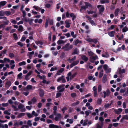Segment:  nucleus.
Returning a JSON list of instances; mask_svg holds the SVG:
<instances>
[{"label":"nucleus","instance_id":"f257e3e1","mask_svg":"<svg viewBox=\"0 0 128 128\" xmlns=\"http://www.w3.org/2000/svg\"><path fill=\"white\" fill-rule=\"evenodd\" d=\"M65 86V84H62L60 85L57 87V89L58 90H59L60 92H63L65 90V88L64 87Z\"/></svg>","mask_w":128,"mask_h":128},{"label":"nucleus","instance_id":"f03ea898","mask_svg":"<svg viewBox=\"0 0 128 128\" xmlns=\"http://www.w3.org/2000/svg\"><path fill=\"white\" fill-rule=\"evenodd\" d=\"M12 84L11 82L10 81H8L6 82L5 83V86L8 89L10 86Z\"/></svg>","mask_w":128,"mask_h":128},{"label":"nucleus","instance_id":"7ed1b4c3","mask_svg":"<svg viewBox=\"0 0 128 128\" xmlns=\"http://www.w3.org/2000/svg\"><path fill=\"white\" fill-rule=\"evenodd\" d=\"M125 119L128 120V114L123 115L122 117L120 120V122H122Z\"/></svg>","mask_w":128,"mask_h":128},{"label":"nucleus","instance_id":"20e7f679","mask_svg":"<svg viewBox=\"0 0 128 128\" xmlns=\"http://www.w3.org/2000/svg\"><path fill=\"white\" fill-rule=\"evenodd\" d=\"M71 20H66L65 22V23L66 24V25L65 27L67 28H69L70 26V23Z\"/></svg>","mask_w":128,"mask_h":128},{"label":"nucleus","instance_id":"39448f33","mask_svg":"<svg viewBox=\"0 0 128 128\" xmlns=\"http://www.w3.org/2000/svg\"><path fill=\"white\" fill-rule=\"evenodd\" d=\"M118 110L115 109L114 111L115 114H119L122 112V110L121 108H118Z\"/></svg>","mask_w":128,"mask_h":128},{"label":"nucleus","instance_id":"423d86ee","mask_svg":"<svg viewBox=\"0 0 128 128\" xmlns=\"http://www.w3.org/2000/svg\"><path fill=\"white\" fill-rule=\"evenodd\" d=\"M44 94V90L42 89L40 90L39 92V95L41 98L43 97Z\"/></svg>","mask_w":128,"mask_h":128},{"label":"nucleus","instance_id":"0eeeda50","mask_svg":"<svg viewBox=\"0 0 128 128\" xmlns=\"http://www.w3.org/2000/svg\"><path fill=\"white\" fill-rule=\"evenodd\" d=\"M81 58L82 59L84 60L85 62H86L88 60V58L84 55H82Z\"/></svg>","mask_w":128,"mask_h":128},{"label":"nucleus","instance_id":"6e6552de","mask_svg":"<svg viewBox=\"0 0 128 128\" xmlns=\"http://www.w3.org/2000/svg\"><path fill=\"white\" fill-rule=\"evenodd\" d=\"M70 16L72 18V21L74 20L76 18V16H75L74 14L73 13H71L70 14Z\"/></svg>","mask_w":128,"mask_h":128},{"label":"nucleus","instance_id":"1a4fd4ad","mask_svg":"<svg viewBox=\"0 0 128 128\" xmlns=\"http://www.w3.org/2000/svg\"><path fill=\"white\" fill-rule=\"evenodd\" d=\"M79 53V50L77 48H76L74 50V52L72 53V54H77Z\"/></svg>","mask_w":128,"mask_h":128},{"label":"nucleus","instance_id":"9d476101","mask_svg":"<svg viewBox=\"0 0 128 128\" xmlns=\"http://www.w3.org/2000/svg\"><path fill=\"white\" fill-rule=\"evenodd\" d=\"M81 41L79 40L78 39H77L75 41L73 42L75 46H76L78 44H81Z\"/></svg>","mask_w":128,"mask_h":128},{"label":"nucleus","instance_id":"9b49d317","mask_svg":"<svg viewBox=\"0 0 128 128\" xmlns=\"http://www.w3.org/2000/svg\"><path fill=\"white\" fill-rule=\"evenodd\" d=\"M115 33V32L114 31H112L110 32H108V34L110 36L112 37H113Z\"/></svg>","mask_w":128,"mask_h":128},{"label":"nucleus","instance_id":"f8f14e48","mask_svg":"<svg viewBox=\"0 0 128 128\" xmlns=\"http://www.w3.org/2000/svg\"><path fill=\"white\" fill-rule=\"evenodd\" d=\"M125 70L124 69H122L121 68H120L118 71V72L119 74H120L121 73L123 74L125 73Z\"/></svg>","mask_w":128,"mask_h":128},{"label":"nucleus","instance_id":"ddd939ff","mask_svg":"<svg viewBox=\"0 0 128 128\" xmlns=\"http://www.w3.org/2000/svg\"><path fill=\"white\" fill-rule=\"evenodd\" d=\"M57 116L55 117L54 118V120L56 121H58L59 118L61 117V114H58Z\"/></svg>","mask_w":128,"mask_h":128},{"label":"nucleus","instance_id":"4468645a","mask_svg":"<svg viewBox=\"0 0 128 128\" xmlns=\"http://www.w3.org/2000/svg\"><path fill=\"white\" fill-rule=\"evenodd\" d=\"M120 10L119 8H116L114 12V14L116 16H117L118 15V13Z\"/></svg>","mask_w":128,"mask_h":128},{"label":"nucleus","instance_id":"2eb2a0df","mask_svg":"<svg viewBox=\"0 0 128 128\" xmlns=\"http://www.w3.org/2000/svg\"><path fill=\"white\" fill-rule=\"evenodd\" d=\"M36 44H40L41 45H43V43L41 40L36 41L35 42Z\"/></svg>","mask_w":128,"mask_h":128},{"label":"nucleus","instance_id":"dca6fc26","mask_svg":"<svg viewBox=\"0 0 128 128\" xmlns=\"http://www.w3.org/2000/svg\"><path fill=\"white\" fill-rule=\"evenodd\" d=\"M33 8H35L38 11H40L41 10V8L38 6H34Z\"/></svg>","mask_w":128,"mask_h":128},{"label":"nucleus","instance_id":"f3484780","mask_svg":"<svg viewBox=\"0 0 128 128\" xmlns=\"http://www.w3.org/2000/svg\"><path fill=\"white\" fill-rule=\"evenodd\" d=\"M25 114V113H21L19 114L17 116V118H20L21 117L24 116Z\"/></svg>","mask_w":128,"mask_h":128},{"label":"nucleus","instance_id":"a211bd4d","mask_svg":"<svg viewBox=\"0 0 128 128\" xmlns=\"http://www.w3.org/2000/svg\"><path fill=\"white\" fill-rule=\"evenodd\" d=\"M86 6L91 7L92 6V5L88 2H84Z\"/></svg>","mask_w":128,"mask_h":128},{"label":"nucleus","instance_id":"6ab92c4d","mask_svg":"<svg viewBox=\"0 0 128 128\" xmlns=\"http://www.w3.org/2000/svg\"><path fill=\"white\" fill-rule=\"evenodd\" d=\"M128 30V28L126 26H125L122 29V32H125Z\"/></svg>","mask_w":128,"mask_h":128},{"label":"nucleus","instance_id":"aec40b11","mask_svg":"<svg viewBox=\"0 0 128 128\" xmlns=\"http://www.w3.org/2000/svg\"><path fill=\"white\" fill-rule=\"evenodd\" d=\"M7 3L6 1H2L0 2V4L2 6H4Z\"/></svg>","mask_w":128,"mask_h":128},{"label":"nucleus","instance_id":"412c9836","mask_svg":"<svg viewBox=\"0 0 128 128\" xmlns=\"http://www.w3.org/2000/svg\"><path fill=\"white\" fill-rule=\"evenodd\" d=\"M64 43V41L62 40H59L57 42V43L58 45H60Z\"/></svg>","mask_w":128,"mask_h":128},{"label":"nucleus","instance_id":"4be33fe9","mask_svg":"<svg viewBox=\"0 0 128 128\" xmlns=\"http://www.w3.org/2000/svg\"><path fill=\"white\" fill-rule=\"evenodd\" d=\"M106 76H104L102 78V82L103 83H105L106 81Z\"/></svg>","mask_w":128,"mask_h":128},{"label":"nucleus","instance_id":"5701e85b","mask_svg":"<svg viewBox=\"0 0 128 128\" xmlns=\"http://www.w3.org/2000/svg\"><path fill=\"white\" fill-rule=\"evenodd\" d=\"M18 108L20 109H21L24 108V105L22 104H20L18 106Z\"/></svg>","mask_w":128,"mask_h":128},{"label":"nucleus","instance_id":"b1692460","mask_svg":"<svg viewBox=\"0 0 128 128\" xmlns=\"http://www.w3.org/2000/svg\"><path fill=\"white\" fill-rule=\"evenodd\" d=\"M26 64V62L25 61H22L21 62H19L18 63V65L20 66H22Z\"/></svg>","mask_w":128,"mask_h":128},{"label":"nucleus","instance_id":"393cba45","mask_svg":"<svg viewBox=\"0 0 128 128\" xmlns=\"http://www.w3.org/2000/svg\"><path fill=\"white\" fill-rule=\"evenodd\" d=\"M60 92H57L56 94V98H58L60 97L61 95V93H60Z\"/></svg>","mask_w":128,"mask_h":128},{"label":"nucleus","instance_id":"a878e982","mask_svg":"<svg viewBox=\"0 0 128 128\" xmlns=\"http://www.w3.org/2000/svg\"><path fill=\"white\" fill-rule=\"evenodd\" d=\"M64 76H62L61 77H60L58 78L57 80V81L58 82H60L61 80H62L63 78H64Z\"/></svg>","mask_w":128,"mask_h":128},{"label":"nucleus","instance_id":"bb28decb","mask_svg":"<svg viewBox=\"0 0 128 128\" xmlns=\"http://www.w3.org/2000/svg\"><path fill=\"white\" fill-rule=\"evenodd\" d=\"M13 38L15 40H18V38L17 34L16 33H14L13 34Z\"/></svg>","mask_w":128,"mask_h":128},{"label":"nucleus","instance_id":"cd10ccee","mask_svg":"<svg viewBox=\"0 0 128 128\" xmlns=\"http://www.w3.org/2000/svg\"><path fill=\"white\" fill-rule=\"evenodd\" d=\"M32 86L30 85H28L26 87V88L27 90H29L32 89Z\"/></svg>","mask_w":128,"mask_h":128},{"label":"nucleus","instance_id":"c85d7f7f","mask_svg":"<svg viewBox=\"0 0 128 128\" xmlns=\"http://www.w3.org/2000/svg\"><path fill=\"white\" fill-rule=\"evenodd\" d=\"M24 28L22 25H20L19 26V28L18 29V31H22L23 30Z\"/></svg>","mask_w":128,"mask_h":128},{"label":"nucleus","instance_id":"c756f323","mask_svg":"<svg viewBox=\"0 0 128 128\" xmlns=\"http://www.w3.org/2000/svg\"><path fill=\"white\" fill-rule=\"evenodd\" d=\"M102 100L101 98H98V99L97 103L98 104H100L102 102Z\"/></svg>","mask_w":128,"mask_h":128},{"label":"nucleus","instance_id":"7c9ffc66","mask_svg":"<svg viewBox=\"0 0 128 128\" xmlns=\"http://www.w3.org/2000/svg\"><path fill=\"white\" fill-rule=\"evenodd\" d=\"M12 107L14 109V110L15 111H17L18 110V109L17 108L16 106H15L14 105H12Z\"/></svg>","mask_w":128,"mask_h":128},{"label":"nucleus","instance_id":"2f4dec72","mask_svg":"<svg viewBox=\"0 0 128 128\" xmlns=\"http://www.w3.org/2000/svg\"><path fill=\"white\" fill-rule=\"evenodd\" d=\"M5 14L7 16H9L11 14V12L9 11H6L4 12Z\"/></svg>","mask_w":128,"mask_h":128},{"label":"nucleus","instance_id":"473e14b6","mask_svg":"<svg viewBox=\"0 0 128 128\" xmlns=\"http://www.w3.org/2000/svg\"><path fill=\"white\" fill-rule=\"evenodd\" d=\"M31 101L33 102L34 104L36 103V101L37 100L35 97H34L32 100Z\"/></svg>","mask_w":128,"mask_h":128},{"label":"nucleus","instance_id":"72a5a7b5","mask_svg":"<svg viewBox=\"0 0 128 128\" xmlns=\"http://www.w3.org/2000/svg\"><path fill=\"white\" fill-rule=\"evenodd\" d=\"M74 32L72 31V32L71 33V35L74 38H75L76 37V34H75L74 35Z\"/></svg>","mask_w":128,"mask_h":128},{"label":"nucleus","instance_id":"f704fd0d","mask_svg":"<svg viewBox=\"0 0 128 128\" xmlns=\"http://www.w3.org/2000/svg\"><path fill=\"white\" fill-rule=\"evenodd\" d=\"M52 34V33L50 32V33L48 34V40L49 41H50L51 40V35Z\"/></svg>","mask_w":128,"mask_h":128},{"label":"nucleus","instance_id":"c9c22d12","mask_svg":"<svg viewBox=\"0 0 128 128\" xmlns=\"http://www.w3.org/2000/svg\"><path fill=\"white\" fill-rule=\"evenodd\" d=\"M26 114L29 118H30L32 117V115L30 113H27Z\"/></svg>","mask_w":128,"mask_h":128},{"label":"nucleus","instance_id":"e433bc0d","mask_svg":"<svg viewBox=\"0 0 128 128\" xmlns=\"http://www.w3.org/2000/svg\"><path fill=\"white\" fill-rule=\"evenodd\" d=\"M102 86L101 85H99L98 88V91L100 92L102 90Z\"/></svg>","mask_w":128,"mask_h":128},{"label":"nucleus","instance_id":"4c0bfd02","mask_svg":"<svg viewBox=\"0 0 128 128\" xmlns=\"http://www.w3.org/2000/svg\"><path fill=\"white\" fill-rule=\"evenodd\" d=\"M77 74V72H75L71 76V77L70 78V79H72V78H74L76 75Z\"/></svg>","mask_w":128,"mask_h":128},{"label":"nucleus","instance_id":"58836bf2","mask_svg":"<svg viewBox=\"0 0 128 128\" xmlns=\"http://www.w3.org/2000/svg\"><path fill=\"white\" fill-rule=\"evenodd\" d=\"M48 20L47 19H46V22L45 23V28H47V27H48Z\"/></svg>","mask_w":128,"mask_h":128},{"label":"nucleus","instance_id":"ea45409f","mask_svg":"<svg viewBox=\"0 0 128 128\" xmlns=\"http://www.w3.org/2000/svg\"><path fill=\"white\" fill-rule=\"evenodd\" d=\"M71 96L72 98H74L76 96V94L75 93L72 92L71 94Z\"/></svg>","mask_w":128,"mask_h":128},{"label":"nucleus","instance_id":"a19ab883","mask_svg":"<svg viewBox=\"0 0 128 128\" xmlns=\"http://www.w3.org/2000/svg\"><path fill=\"white\" fill-rule=\"evenodd\" d=\"M91 112L90 110H88V111H86L85 113L86 116H89L90 113H91Z\"/></svg>","mask_w":128,"mask_h":128},{"label":"nucleus","instance_id":"79ce46f5","mask_svg":"<svg viewBox=\"0 0 128 128\" xmlns=\"http://www.w3.org/2000/svg\"><path fill=\"white\" fill-rule=\"evenodd\" d=\"M103 71L102 70L101 72H100L99 73V77L100 78H101L103 74Z\"/></svg>","mask_w":128,"mask_h":128},{"label":"nucleus","instance_id":"37998d69","mask_svg":"<svg viewBox=\"0 0 128 128\" xmlns=\"http://www.w3.org/2000/svg\"><path fill=\"white\" fill-rule=\"evenodd\" d=\"M14 54L13 53L11 52L10 53L9 55V56L11 58H12L14 57Z\"/></svg>","mask_w":128,"mask_h":128},{"label":"nucleus","instance_id":"c03bdc74","mask_svg":"<svg viewBox=\"0 0 128 128\" xmlns=\"http://www.w3.org/2000/svg\"><path fill=\"white\" fill-rule=\"evenodd\" d=\"M49 24L50 25H52L54 24L53 20L52 19L50 20H49Z\"/></svg>","mask_w":128,"mask_h":128},{"label":"nucleus","instance_id":"a18cd8bd","mask_svg":"<svg viewBox=\"0 0 128 128\" xmlns=\"http://www.w3.org/2000/svg\"><path fill=\"white\" fill-rule=\"evenodd\" d=\"M91 57H92V58L94 60H95L96 59H98V56L96 55L95 56H92Z\"/></svg>","mask_w":128,"mask_h":128},{"label":"nucleus","instance_id":"49530a36","mask_svg":"<svg viewBox=\"0 0 128 128\" xmlns=\"http://www.w3.org/2000/svg\"><path fill=\"white\" fill-rule=\"evenodd\" d=\"M87 12L88 14H92L93 13H95L96 12L92 10H90L89 11L88 10H87Z\"/></svg>","mask_w":128,"mask_h":128},{"label":"nucleus","instance_id":"de8ad7c7","mask_svg":"<svg viewBox=\"0 0 128 128\" xmlns=\"http://www.w3.org/2000/svg\"><path fill=\"white\" fill-rule=\"evenodd\" d=\"M22 73L20 72L18 75V77L20 79H21L22 78Z\"/></svg>","mask_w":128,"mask_h":128},{"label":"nucleus","instance_id":"09e8293b","mask_svg":"<svg viewBox=\"0 0 128 128\" xmlns=\"http://www.w3.org/2000/svg\"><path fill=\"white\" fill-rule=\"evenodd\" d=\"M8 105V103H2V106L6 107Z\"/></svg>","mask_w":128,"mask_h":128},{"label":"nucleus","instance_id":"8fccbe9b","mask_svg":"<svg viewBox=\"0 0 128 128\" xmlns=\"http://www.w3.org/2000/svg\"><path fill=\"white\" fill-rule=\"evenodd\" d=\"M80 102L79 101L75 102L72 104V105L73 106L77 105L80 103Z\"/></svg>","mask_w":128,"mask_h":128},{"label":"nucleus","instance_id":"3c124183","mask_svg":"<svg viewBox=\"0 0 128 128\" xmlns=\"http://www.w3.org/2000/svg\"><path fill=\"white\" fill-rule=\"evenodd\" d=\"M32 114L34 115L35 116H37L38 115V114L36 113L34 111H33L32 112Z\"/></svg>","mask_w":128,"mask_h":128},{"label":"nucleus","instance_id":"603ef678","mask_svg":"<svg viewBox=\"0 0 128 128\" xmlns=\"http://www.w3.org/2000/svg\"><path fill=\"white\" fill-rule=\"evenodd\" d=\"M27 124L30 126H32V124L31 123V121L30 120H28L27 122Z\"/></svg>","mask_w":128,"mask_h":128},{"label":"nucleus","instance_id":"864d4df0","mask_svg":"<svg viewBox=\"0 0 128 128\" xmlns=\"http://www.w3.org/2000/svg\"><path fill=\"white\" fill-rule=\"evenodd\" d=\"M54 67H52L50 70V71L51 72L55 70H56L57 69V68L56 67H55L54 68Z\"/></svg>","mask_w":128,"mask_h":128},{"label":"nucleus","instance_id":"5fc2aeb1","mask_svg":"<svg viewBox=\"0 0 128 128\" xmlns=\"http://www.w3.org/2000/svg\"><path fill=\"white\" fill-rule=\"evenodd\" d=\"M24 21H25L26 22H28L30 21V19L29 18H28V19H27L26 17H24Z\"/></svg>","mask_w":128,"mask_h":128},{"label":"nucleus","instance_id":"6e6d98bb","mask_svg":"<svg viewBox=\"0 0 128 128\" xmlns=\"http://www.w3.org/2000/svg\"><path fill=\"white\" fill-rule=\"evenodd\" d=\"M108 66L107 64H104V66H103V68H104V69L105 70H106L108 68Z\"/></svg>","mask_w":128,"mask_h":128},{"label":"nucleus","instance_id":"4d7b16f0","mask_svg":"<svg viewBox=\"0 0 128 128\" xmlns=\"http://www.w3.org/2000/svg\"><path fill=\"white\" fill-rule=\"evenodd\" d=\"M86 6H82L81 7V8L80 10V11L81 12L82 10H86Z\"/></svg>","mask_w":128,"mask_h":128},{"label":"nucleus","instance_id":"13d9d810","mask_svg":"<svg viewBox=\"0 0 128 128\" xmlns=\"http://www.w3.org/2000/svg\"><path fill=\"white\" fill-rule=\"evenodd\" d=\"M98 42V38H94L93 39H92V42L94 43H97Z\"/></svg>","mask_w":128,"mask_h":128},{"label":"nucleus","instance_id":"bf43d9fd","mask_svg":"<svg viewBox=\"0 0 128 128\" xmlns=\"http://www.w3.org/2000/svg\"><path fill=\"white\" fill-rule=\"evenodd\" d=\"M76 56H74L73 58L70 59V61H69V62L70 63H71L72 61L76 60Z\"/></svg>","mask_w":128,"mask_h":128},{"label":"nucleus","instance_id":"052dcab7","mask_svg":"<svg viewBox=\"0 0 128 128\" xmlns=\"http://www.w3.org/2000/svg\"><path fill=\"white\" fill-rule=\"evenodd\" d=\"M55 126V125L53 124H50L49 125V127L50 128H54Z\"/></svg>","mask_w":128,"mask_h":128},{"label":"nucleus","instance_id":"680f3d73","mask_svg":"<svg viewBox=\"0 0 128 128\" xmlns=\"http://www.w3.org/2000/svg\"><path fill=\"white\" fill-rule=\"evenodd\" d=\"M106 92H107L106 94H107V96H108L110 94V90L109 89H108L106 90Z\"/></svg>","mask_w":128,"mask_h":128},{"label":"nucleus","instance_id":"e2e57ef3","mask_svg":"<svg viewBox=\"0 0 128 128\" xmlns=\"http://www.w3.org/2000/svg\"><path fill=\"white\" fill-rule=\"evenodd\" d=\"M5 13L2 10H1L0 11V16H4V15Z\"/></svg>","mask_w":128,"mask_h":128},{"label":"nucleus","instance_id":"0e129e2a","mask_svg":"<svg viewBox=\"0 0 128 128\" xmlns=\"http://www.w3.org/2000/svg\"><path fill=\"white\" fill-rule=\"evenodd\" d=\"M67 110L66 108L65 107H64L62 108V112L63 114H64L65 112V110Z\"/></svg>","mask_w":128,"mask_h":128},{"label":"nucleus","instance_id":"69168bd1","mask_svg":"<svg viewBox=\"0 0 128 128\" xmlns=\"http://www.w3.org/2000/svg\"><path fill=\"white\" fill-rule=\"evenodd\" d=\"M9 22V20H7L6 21H4V24H4V26H5V25H8V24Z\"/></svg>","mask_w":128,"mask_h":128},{"label":"nucleus","instance_id":"338daca9","mask_svg":"<svg viewBox=\"0 0 128 128\" xmlns=\"http://www.w3.org/2000/svg\"><path fill=\"white\" fill-rule=\"evenodd\" d=\"M17 44L20 46L21 47H22L23 46V44L20 42H18L17 43Z\"/></svg>","mask_w":128,"mask_h":128},{"label":"nucleus","instance_id":"774afa93","mask_svg":"<svg viewBox=\"0 0 128 128\" xmlns=\"http://www.w3.org/2000/svg\"><path fill=\"white\" fill-rule=\"evenodd\" d=\"M101 126H100L99 124H98L97 126V128H102V126L103 125V123L102 122L101 124Z\"/></svg>","mask_w":128,"mask_h":128}]
</instances>
